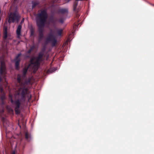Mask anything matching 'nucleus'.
<instances>
[{"instance_id":"obj_1","label":"nucleus","mask_w":154,"mask_h":154,"mask_svg":"<svg viewBox=\"0 0 154 154\" xmlns=\"http://www.w3.org/2000/svg\"><path fill=\"white\" fill-rule=\"evenodd\" d=\"M47 11L43 10L37 14L36 23L38 27L39 39L41 40L44 38L43 28L48 18Z\"/></svg>"},{"instance_id":"obj_2","label":"nucleus","mask_w":154,"mask_h":154,"mask_svg":"<svg viewBox=\"0 0 154 154\" xmlns=\"http://www.w3.org/2000/svg\"><path fill=\"white\" fill-rule=\"evenodd\" d=\"M21 89L22 90V91L20 94L21 95V98L16 100L15 102L16 105L15 109L17 112H18L17 109L20 107L21 105L23 106L24 105L26 100L25 96L28 92V89L25 87L21 88Z\"/></svg>"},{"instance_id":"obj_3","label":"nucleus","mask_w":154,"mask_h":154,"mask_svg":"<svg viewBox=\"0 0 154 154\" xmlns=\"http://www.w3.org/2000/svg\"><path fill=\"white\" fill-rule=\"evenodd\" d=\"M42 61V59L38 56L36 57H32L30 60V66L32 67V69L35 71L37 70L40 65V63Z\"/></svg>"},{"instance_id":"obj_4","label":"nucleus","mask_w":154,"mask_h":154,"mask_svg":"<svg viewBox=\"0 0 154 154\" xmlns=\"http://www.w3.org/2000/svg\"><path fill=\"white\" fill-rule=\"evenodd\" d=\"M20 18L19 14L16 12H11L9 16L8 23H14L15 22L18 23Z\"/></svg>"},{"instance_id":"obj_5","label":"nucleus","mask_w":154,"mask_h":154,"mask_svg":"<svg viewBox=\"0 0 154 154\" xmlns=\"http://www.w3.org/2000/svg\"><path fill=\"white\" fill-rule=\"evenodd\" d=\"M50 41H51L53 46H54L57 43V40L52 32H51L46 39V42L48 43Z\"/></svg>"},{"instance_id":"obj_6","label":"nucleus","mask_w":154,"mask_h":154,"mask_svg":"<svg viewBox=\"0 0 154 154\" xmlns=\"http://www.w3.org/2000/svg\"><path fill=\"white\" fill-rule=\"evenodd\" d=\"M6 73V67L5 63L2 61L0 68V73L1 75H5Z\"/></svg>"},{"instance_id":"obj_7","label":"nucleus","mask_w":154,"mask_h":154,"mask_svg":"<svg viewBox=\"0 0 154 154\" xmlns=\"http://www.w3.org/2000/svg\"><path fill=\"white\" fill-rule=\"evenodd\" d=\"M22 28V26L20 24L19 25L17 28L16 32L17 35V37L18 38H20V36L21 35V32Z\"/></svg>"},{"instance_id":"obj_8","label":"nucleus","mask_w":154,"mask_h":154,"mask_svg":"<svg viewBox=\"0 0 154 154\" xmlns=\"http://www.w3.org/2000/svg\"><path fill=\"white\" fill-rule=\"evenodd\" d=\"M82 0H75V2H74V4H73V11L76 13H77L78 12V11H79V9H77L76 8L77 6L78 5V1H81Z\"/></svg>"},{"instance_id":"obj_9","label":"nucleus","mask_w":154,"mask_h":154,"mask_svg":"<svg viewBox=\"0 0 154 154\" xmlns=\"http://www.w3.org/2000/svg\"><path fill=\"white\" fill-rule=\"evenodd\" d=\"M16 100H15L14 101L13 100V99H12V97H11L10 101H11V103L12 104H13L14 106V107H15L14 108V110L15 112V113L17 114H20V110L19 109V108L20 107H19L17 109V110H18V112H17L15 109H16L15 108H16V105L15 104V102Z\"/></svg>"},{"instance_id":"obj_10","label":"nucleus","mask_w":154,"mask_h":154,"mask_svg":"<svg viewBox=\"0 0 154 154\" xmlns=\"http://www.w3.org/2000/svg\"><path fill=\"white\" fill-rule=\"evenodd\" d=\"M58 19L54 17H51L50 19V21L51 23L53 25H55L57 22L58 21Z\"/></svg>"},{"instance_id":"obj_11","label":"nucleus","mask_w":154,"mask_h":154,"mask_svg":"<svg viewBox=\"0 0 154 154\" xmlns=\"http://www.w3.org/2000/svg\"><path fill=\"white\" fill-rule=\"evenodd\" d=\"M25 136L26 140L28 141H29L31 139L30 134L27 131H26L25 133Z\"/></svg>"},{"instance_id":"obj_12","label":"nucleus","mask_w":154,"mask_h":154,"mask_svg":"<svg viewBox=\"0 0 154 154\" xmlns=\"http://www.w3.org/2000/svg\"><path fill=\"white\" fill-rule=\"evenodd\" d=\"M15 61V67L16 69H19V65L20 62V60L18 59L14 60Z\"/></svg>"},{"instance_id":"obj_13","label":"nucleus","mask_w":154,"mask_h":154,"mask_svg":"<svg viewBox=\"0 0 154 154\" xmlns=\"http://www.w3.org/2000/svg\"><path fill=\"white\" fill-rule=\"evenodd\" d=\"M68 12V10L66 9L62 8L58 11V12L61 14H65Z\"/></svg>"},{"instance_id":"obj_14","label":"nucleus","mask_w":154,"mask_h":154,"mask_svg":"<svg viewBox=\"0 0 154 154\" xmlns=\"http://www.w3.org/2000/svg\"><path fill=\"white\" fill-rule=\"evenodd\" d=\"M28 68H24L23 70V77H25L26 76V73L28 70Z\"/></svg>"},{"instance_id":"obj_15","label":"nucleus","mask_w":154,"mask_h":154,"mask_svg":"<svg viewBox=\"0 0 154 154\" xmlns=\"http://www.w3.org/2000/svg\"><path fill=\"white\" fill-rule=\"evenodd\" d=\"M32 51L29 49L28 51L26 53L25 57L26 58H29L30 57V53Z\"/></svg>"},{"instance_id":"obj_16","label":"nucleus","mask_w":154,"mask_h":154,"mask_svg":"<svg viewBox=\"0 0 154 154\" xmlns=\"http://www.w3.org/2000/svg\"><path fill=\"white\" fill-rule=\"evenodd\" d=\"M44 51V50L43 51V52H40L38 54V57L40 58H41L42 59V58L43 57V56H44V53L43 52Z\"/></svg>"},{"instance_id":"obj_17","label":"nucleus","mask_w":154,"mask_h":154,"mask_svg":"<svg viewBox=\"0 0 154 154\" xmlns=\"http://www.w3.org/2000/svg\"><path fill=\"white\" fill-rule=\"evenodd\" d=\"M0 98L2 102V104H3V101L5 98V95L4 94H2L0 96Z\"/></svg>"},{"instance_id":"obj_18","label":"nucleus","mask_w":154,"mask_h":154,"mask_svg":"<svg viewBox=\"0 0 154 154\" xmlns=\"http://www.w3.org/2000/svg\"><path fill=\"white\" fill-rule=\"evenodd\" d=\"M17 82L19 83H20L21 82V76L19 74H18L17 75Z\"/></svg>"},{"instance_id":"obj_19","label":"nucleus","mask_w":154,"mask_h":154,"mask_svg":"<svg viewBox=\"0 0 154 154\" xmlns=\"http://www.w3.org/2000/svg\"><path fill=\"white\" fill-rule=\"evenodd\" d=\"M7 37V29L6 28L5 31L3 38L5 39H6Z\"/></svg>"},{"instance_id":"obj_20","label":"nucleus","mask_w":154,"mask_h":154,"mask_svg":"<svg viewBox=\"0 0 154 154\" xmlns=\"http://www.w3.org/2000/svg\"><path fill=\"white\" fill-rule=\"evenodd\" d=\"M63 31L62 29H58L57 31V33L59 36H61Z\"/></svg>"},{"instance_id":"obj_21","label":"nucleus","mask_w":154,"mask_h":154,"mask_svg":"<svg viewBox=\"0 0 154 154\" xmlns=\"http://www.w3.org/2000/svg\"><path fill=\"white\" fill-rule=\"evenodd\" d=\"M34 31L33 28H31L30 29V36H33L34 35Z\"/></svg>"},{"instance_id":"obj_22","label":"nucleus","mask_w":154,"mask_h":154,"mask_svg":"<svg viewBox=\"0 0 154 154\" xmlns=\"http://www.w3.org/2000/svg\"><path fill=\"white\" fill-rule=\"evenodd\" d=\"M38 3L36 2H34L32 3V8H33L35 7L36 6H37L38 5Z\"/></svg>"},{"instance_id":"obj_23","label":"nucleus","mask_w":154,"mask_h":154,"mask_svg":"<svg viewBox=\"0 0 154 154\" xmlns=\"http://www.w3.org/2000/svg\"><path fill=\"white\" fill-rule=\"evenodd\" d=\"M21 55V53H19L18 54L16 57L15 59H14V60H16L19 59L18 58L20 57V56Z\"/></svg>"},{"instance_id":"obj_24","label":"nucleus","mask_w":154,"mask_h":154,"mask_svg":"<svg viewBox=\"0 0 154 154\" xmlns=\"http://www.w3.org/2000/svg\"><path fill=\"white\" fill-rule=\"evenodd\" d=\"M60 23H63V18H60V19H58V21Z\"/></svg>"},{"instance_id":"obj_25","label":"nucleus","mask_w":154,"mask_h":154,"mask_svg":"<svg viewBox=\"0 0 154 154\" xmlns=\"http://www.w3.org/2000/svg\"><path fill=\"white\" fill-rule=\"evenodd\" d=\"M35 48V46L34 45H32L30 47L29 50L31 51H32Z\"/></svg>"},{"instance_id":"obj_26","label":"nucleus","mask_w":154,"mask_h":154,"mask_svg":"<svg viewBox=\"0 0 154 154\" xmlns=\"http://www.w3.org/2000/svg\"><path fill=\"white\" fill-rule=\"evenodd\" d=\"M31 95H30V97L29 98V99H28L29 101L30 100V99H31Z\"/></svg>"},{"instance_id":"obj_27","label":"nucleus","mask_w":154,"mask_h":154,"mask_svg":"<svg viewBox=\"0 0 154 154\" xmlns=\"http://www.w3.org/2000/svg\"><path fill=\"white\" fill-rule=\"evenodd\" d=\"M24 21V19H23L21 22V23L22 24Z\"/></svg>"},{"instance_id":"obj_28","label":"nucleus","mask_w":154,"mask_h":154,"mask_svg":"<svg viewBox=\"0 0 154 154\" xmlns=\"http://www.w3.org/2000/svg\"><path fill=\"white\" fill-rule=\"evenodd\" d=\"M0 81L1 82L2 81V79L1 77H0Z\"/></svg>"},{"instance_id":"obj_29","label":"nucleus","mask_w":154,"mask_h":154,"mask_svg":"<svg viewBox=\"0 0 154 154\" xmlns=\"http://www.w3.org/2000/svg\"><path fill=\"white\" fill-rule=\"evenodd\" d=\"M12 154H15V152L14 151H13L12 152Z\"/></svg>"},{"instance_id":"obj_30","label":"nucleus","mask_w":154,"mask_h":154,"mask_svg":"<svg viewBox=\"0 0 154 154\" xmlns=\"http://www.w3.org/2000/svg\"><path fill=\"white\" fill-rule=\"evenodd\" d=\"M1 92H2L3 91V89H2V88H1Z\"/></svg>"},{"instance_id":"obj_31","label":"nucleus","mask_w":154,"mask_h":154,"mask_svg":"<svg viewBox=\"0 0 154 154\" xmlns=\"http://www.w3.org/2000/svg\"><path fill=\"white\" fill-rule=\"evenodd\" d=\"M70 0H66V1H67V2H69V1Z\"/></svg>"},{"instance_id":"obj_32","label":"nucleus","mask_w":154,"mask_h":154,"mask_svg":"<svg viewBox=\"0 0 154 154\" xmlns=\"http://www.w3.org/2000/svg\"><path fill=\"white\" fill-rule=\"evenodd\" d=\"M1 17H0V21H1Z\"/></svg>"}]
</instances>
